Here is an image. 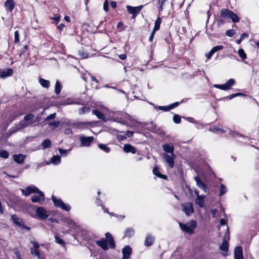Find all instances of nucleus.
<instances>
[{
    "mask_svg": "<svg viewBox=\"0 0 259 259\" xmlns=\"http://www.w3.org/2000/svg\"><path fill=\"white\" fill-rule=\"evenodd\" d=\"M106 239L102 238L100 240L96 241L97 245L100 246L104 250H107L109 248L113 249L115 247V244L112 235L107 232L105 234Z\"/></svg>",
    "mask_w": 259,
    "mask_h": 259,
    "instance_id": "nucleus-1",
    "label": "nucleus"
},
{
    "mask_svg": "<svg viewBox=\"0 0 259 259\" xmlns=\"http://www.w3.org/2000/svg\"><path fill=\"white\" fill-rule=\"evenodd\" d=\"M179 226L182 230L189 234H192L194 233V230L197 226L196 221L192 220L189 224H183L182 223H179Z\"/></svg>",
    "mask_w": 259,
    "mask_h": 259,
    "instance_id": "nucleus-2",
    "label": "nucleus"
},
{
    "mask_svg": "<svg viewBox=\"0 0 259 259\" xmlns=\"http://www.w3.org/2000/svg\"><path fill=\"white\" fill-rule=\"evenodd\" d=\"M10 220L13 224L19 227L22 230L29 231L31 229L30 227L25 225L22 219L18 218L15 214L12 215Z\"/></svg>",
    "mask_w": 259,
    "mask_h": 259,
    "instance_id": "nucleus-3",
    "label": "nucleus"
},
{
    "mask_svg": "<svg viewBox=\"0 0 259 259\" xmlns=\"http://www.w3.org/2000/svg\"><path fill=\"white\" fill-rule=\"evenodd\" d=\"M52 201L55 206L61 208L62 210L69 211L71 207L69 204H65L61 199L56 198L54 195L52 196Z\"/></svg>",
    "mask_w": 259,
    "mask_h": 259,
    "instance_id": "nucleus-4",
    "label": "nucleus"
},
{
    "mask_svg": "<svg viewBox=\"0 0 259 259\" xmlns=\"http://www.w3.org/2000/svg\"><path fill=\"white\" fill-rule=\"evenodd\" d=\"M182 210L187 216H190L194 213V208L192 202H187L181 205Z\"/></svg>",
    "mask_w": 259,
    "mask_h": 259,
    "instance_id": "nucleus-5",
    "label": "nucleus"
},
{
    "mask_svg": "<svg viewBox=\"0 0 259 259\" xmlns=\"http://www.w3.org/2000/svg\"><path fill=\"white\" fill-rule=\"evenodd\" d=\"M235 81L234 79H229L225 83L223 84H214L213 87L215 88L219 89L222 90L227 91L229 90L231 87L234 85Z\"/></svg>",
    "mask_w": 259,
    "mask_h": 259,
    "instance_id": "nucleus-6",
    "label": "nucleus"
},
{
    "mask_svg": "<svg viewBox=\"0 0 259 259\" xmlns=\"http://www.w3.org/2000/svg\"><path fill=\"white\" fill-rule=\"evenodd\" d=\"M143 8V5H140L138 7L126 6L127 11L130 14H132V18L133 19L135 18L140 13Z\"/></svg>",
    "mask_w": 259,
    "mask_h": 259,
    "instance_id": "nucleus-7",
    "label": "nucleus"
},
{
    "mask_svg": "<svg viewBox=\"0 0 259 259\" xmlns=\"http://www.w3.org/2000/svg\"><path fill=\"white\" fill-rule=\"evenodd\" d=\"M90 122H71L68 123V125L72 127L79 129H84L87 128L89 125H90Z\"/></svg>",
    "mask_w": 259,
    "mask_h": 259,
    "instance_id": "nucleus-8",
    "label": "nucleus"
},
{
    "mask_svg": "<svg viewBox=\"0 0 259 259\" xmlns=\"http://www.w3.org/2000/svg\"><path fill=\"white\" fill-rule=\"evenodd\" d=\"M151 105H153L155 109H158L159 110L164 111H168L172 109H174L175 107H177L179 106L180 104V103L179 102H175L170 105H169L168 106H158L157 105H155L153 104L152 103H150Z\"/></svg>",
    "mask_w": 259,
    "mask_h": 259,
    "instance_id": "nucleus-9",
    "label": "nucleus"
},
{
    "mask_svg": "<svg viewBox=\"0 0 259 259\" xmlns=\"http://www.w3.org/2000/svg\"><path fill=\"white\" fill-rule=\"evenodd\" d=\"M34 117V115L32 113H29L26 115L24 117L23 120H21L19 122V125L21 128H25L29 125L28 121L29 120H31Z\"/></svg>",
    "mask_w": 259,
    "mask_h": 259,
    "instance_id": "nucleus-10",
    "label": "nucleus"
},
{
    "mask_svg": "<svg viewBox=\"0 0 259 259\" xmlns=\"http://www.w3.org/2000/svg\"><path fill=\"white\" fill-rule=\"evenodd\" d=\"M163 157L164 158L166 162L168 164L170 168H172L174 166L175 159L176 158V155L175 154H170L168 155L166 153H164L162 154Z\"/></svg>",
    "mask_w": 259,
    "mask_h": 259,
    "instance_id": "nucleus-11",
    "label": "nucleus"
},
{
    "mask_svg": "<svg viewBox=\"0 0 259 259\" xmlns=\"http://www.w3.org/2000/svg\"><path fill=\"white\" fill-rule=\"evenodd\" d=\"M23 195L25 196H28L32 193H36L40 191V190L35 186L31 185L27 187L25 189H22L21 190Z\"/></svg>",
    "mask_w": 259,
    "mask_h": 259,
    "instance_id": "nucleus-12",
    "label": "nucleus"
},
{
    "mask_svg": "<svg viewBox=\"0 0 259 259\" xmlns=\"http://www.w3.org/2000/svg\"><path fill=\"white\" fill-rule=\"evenodd\" d=\"M37 195H34L31 196V201L33 203L38 202L41 203L45 200V195L42 192L39 191L36 193Z\"/></svg>",
    "mask_w": 259,
    "mask_h": 259,
    "instance_id": "nucleus-13",
    "label": "nucleus"
},
{
    "mask_svg": "<svg viewBox=\"0 0 259 259\" xmlns=\"http://www.w3.org/2000/svg\"><path fill=\"white\" fill-rule=\"evenodd\" d=\"M94 139V138L93 136L84 137L81 136L80 137L81 145L82 146L88 147L90 146L91 143L93 142Z\"/></svg>",
    "mask_w": 259,
    "mask_h": 259,
    "instance_id": "nucleus-14",
    "label": "nucleus"
},
{
    "mask_svg": "<svg viewBox=\"0 0 259 259\" xmlns=\"http://www.w3.org/2000/svg\"><path fill=\"white\" fill-rule=\"evenodd\" d=\"M36 214L38 218L40 220H45L48 217L46 210L42 207H38L36 209Z\"/></svg>",
    "mask_w": 259,
    "mask_h": 259,
    "instance_id": "nucleus-15",
    "label": "nucleus"
},
{
    "mask_svg": "<svg viewBox=\"0 0 259 259\" xmlns=\"http://www.w3.org/2000/svg\"><path fill=\"white\" fill-rule=\"evenodd\" d=\"M234 259H243L242 248L237 246L234 249Z\"/></svg>",
    "mask_w": 259,
    "mask_h": 259,
    "instance_id": "nucleus-16",
    "label": "nucleus"
},
{
    "mask_svg": "<svg viewBox=\"0 0 259 259\" xmlns=\"http://www.w3.org/2000/svg\"><path fill=\"white\" fill-rule=\"evenodd\" d=\"M122 253L123 254L122 259H128L132 253L131 247L128 245L125 246L122 250Z\"/></svg>",
    "mask_w": 259,
    "mask_h": 259,
    "instance_id": "nucleus-17",
    "label": "nucleus"
},
{
    "mask_svg": "<svg viewBox=\"0 0 259 259\" xmlns=\"http://www.w3.org/2000/svg\"><path fill=\"white\" fill-rule=\"evenodd\" d=\"M14 160L18 164H22L26 158V155L22 154H14L13 155Z\"/></svg>",
    "mask_w": 259,
    "mask_h": 259,
    "instance_id": "nucleus-18",
    "label": "nucleus"
},
{
    "mask_svg": "<svg viewBox=\"0 0 259 259\" xmlns=\"http://www.w3.org/2000/svg\"><path fill=\"white\" fill-rule=\"evenodd\" d=\"M13 70L11 68H8L0 71V76L2 78H6L12 76Z\"/></svg>",
    "mask_w": 259,
    "mask_h": 259,
    "instance_id": "nucleus-19",
    "label": "nucleus"
},
{
    "mask_svg": "<svg viewBox=\"0 0 259 259\" xmlns=\"http://www.w3.org/2000/svg\"><path fill=\"white\" fill-rule=\"evenodd\" d=\"M163 150L168 153H174V147L171 143L165 144L162 145Z\"/></svg>",
    "mask_w": 259,
    "mask_h": 259,
    "instance_id": "nucleus-20",
    "label": "nucleus"
},
{
    "mask_svg": "<svg viewBox=\"0 0 259 259\" xmlns=\"http://www.w3.org/2000/svg\"><path fill=\"white\" fill-rule=\"evenodd\" d=\"M194 180L196 182L197 186L201 190L204 191L205 192H206L207 187L204 183H203L198 176H196L194 178Z\"/></svg>",
    "mask_w": 259,
    "mask_h": 259,
    "instance_id": "nucleus-21",
    "label": "nucleus"
},
{
    "mask_svg": "<svg viewBox=\"0 0 259 259\" xmlns=\"http://www.w3.org/2000/svg\"><path fill=\"white\" fill-rule=\"evenodd\" d=\"M4 5L7 10L11 12L14 9L15 3L13 0H7L4 3Z\"/></svg>",
    "mask_w": 259,
    "mask_h": 259,
    "instance_id": "nucleus-22",
    "label": "nucleus"
},
{
    "mask_svg": "<svg viewBox=\"0 0 259 259\" xmlns=\"http://www.w3.org/2000/svg\"><path fill=\"white\" fill-rule=\"evenodd\" d=\"M123 150L125 153L131 152L132 154L136 153V149L132 145L128 144L124 145Z\"/></svg>",
    "mask_w": 259,
    "mask_h": 259,
    "instance_id": "nucleus-23",
    "label": "nucleus"
},
{
    "mask_svg": "<svg viewBox=\"0 0 259 259\" xmlns=\"http://www.w3.org/2000/svg\"><path fill=\"white\" fill-rule=\"evenodd\" d=\"M154 241V237L151 234H148L146 235V239L144 242V244L146 246L149 247L151 246Z\"/></svg>",
    "mask_w": 259,
    "mask_h": 259,
    "instance_id": "nucleus-24",
    "label": "nucleus"
},
{
    "mask_svg": "<svg viewBox=\"0 0 259 259\" xmlns=\"http://www.w3.org/2000/svg\"><path fill=\"white\" fill-rule=\"evenodd\" d=\"M144 125L147 126V128L152 132H156L157 131V127L156 125L153 122H150L149 123H145Z\"/></svg>",
    "mask_w": 259,
    "mask_h": 259,
    "instance_id": "nucleus-25",
    "label": "nucleus"
},
{
    "mask_svg": "<svg viewBox=\"0 0 259 259\" xmlns=\"http://www.w3.org/2000/svg\"><path fill=\"white\" fill-rule=\"evenodd\" d=\"M92 113L94 115H95L98 119L103 120V121L105 122L106 120L105 118L104 115L99 110H93Z\"/></svg>",
    "mask_w": 259,
    "mask_h": 259,
    "instance_id": "nucleus-26",
    "label": "nucleus"
},
{
    "mask_svg": "<svg viewBox=\"0 0 259 259\" xmlns=\"http://www.w3.org/2000/svg\"><path fill=\"white\" fill-rule=\"evenodd\" d=\"M38 82L43 88L48 89L50 87V83L48 80L40 77L38 79Z\"/></svg>",
    "mask_w": 259,
    "mask_h": 259,
    "instance_id": "nucleus-27",
    "label": "nucleus"
},
{
    "mask_svg": "<svg viewBox=\"0 0 259 259\" xmlns=\"http://www.w3.org/2000/svg\"><path fill=\"white\" fill-rule=\"evenodd\" d=\"M205 197V196H199V197H197L195 199L196 203L201 208H203L204 207V198Z\"/></svg>",
    "mask_w": 259,
    "mask_h": 259,
    "instance_id": "nucleus-28",
    "label": "nucleus"
},
{
    "mask_svg": "<svg viewBox=\"0 0 259 259\" xmlns=\"http://www.w3.org/2000/svg\"><path fill=\"white\" fill-rule=\"evenodd\" d=\"M229 16V18L231 19L234 23H237L239 21V18L233 12L231 11Z\"/></svg>",
    "mask_w": 259,
    "mask_h": 259,
    "instance_id": "nucleus-29",
    "label": "nucleus"
},
{
    "mask_svg": "<svg viewBox=\"0 0 259 259\" xmlns=\"http://www.w3.org/2000/svg\"><path fill=\"white\" fill-rule=\"evenodd\" d=\"M30 252L32 255L33 257H36L37 259H42V256L40 255L39 252L37 250L31 248Z\"/></svg>",
    "mask_w": 259,
    "mask_h": 259,
    "instance_id": "nucleus-30",
    "label": "nucleus"
},
{
    "mask_svg": "<svg viewBox=\"0 0 259 259\" xmlns=\"http://www.w3.org/2000/svg\"><path fill=\"white\" fill-rule=\"evenodd\" d=\"M62 85L59 80H57L55 85V93L56 95H59L62 89Z\"/></svg>",
    "mask_w": 259,
    "mask_h": 259,
    "instance_id": "nucleus-31",
    "label": "nucleus"
},
{
    "mask_svg": "<svg viewBox=\"0 0 259 259\" xmlns=\"http://www.w3.org/2000/svg\"><path fill=\"white\" fill-rule=\"evenodd\" d=\"M51 146V141L49 139H47L44 140L41 144L42 149L50 148Z\"/></svg>",
    "mask_w": 259,
    "mask_h": 259,
    "instance_id": "nucleus-32",
    "label": "nucleus"
},
{
    "mask_svg": "<svg viewBox=\"0 0 259 259\" xmlns=\"http://www.w3.org/2000/svg\"><path fill=\"white\" fill-rule=\"evenodd\" d=\"M51 161L54 164H59L61 162V157L59 155H54L51 158Z\"/></svg>",
    "mask_w": 259,
    "mask_h": 259,
    "instance_id": "nucleus-33",
    "label": "nucleus"
},
{
    "mask_svg": "<svg viewBox=\"0 0 259 259\" xmlns=\"http://www.w3.org/2000/svg\"><path fill=\"white\" fill-rule=\"evenodd\" d=\"M231 10L227 9H223L221 11V15L222 17L226 18H229V16L230 14Z\"/></svg>",
    "mask_w": 259,
    "mask_h": 259,
    "instance_id": "nucleus-34",
    "label": "nucleus"
},
{
    "mask_svg": "<svg viewBox=\"0 0 259 259\" xmlns=\"http://www.w3.org/2000/svg\"><path fill=\"white\" fill-rule=\"evenodd\" d=\"M220 248L221 250L224 251H227L228 250V243L227 242L225 239H223V241L222 244L220 245Z\"/></svg>",
    "mask_w": 259,
    "mask_h": 259,
    "instance_id": "nucleus-35",
    "label": "nucleus"
},
{
    "mask_svg": "<svg viewBox=\"0 0 259 259\" xmlns=\"http://www.w3.org/2000/svg\"><path fill=\"white\" fill-rule=\"evenodd\" d=\"M134 230L132 228H127L125 231V236L126 237H131L134 234Z\"/></svg>",
    "mask_w": 259,
    "mask_h": 259,
    "instance_id": "nucleus-36",
    "label": "nucleus"
},
{
    "mask_svg": "<svg viewBox=\"0 0 259 259\" xmlns=\"http://www.w3.org/2000/svg\"><path fill=\"white\" fill-rule=\"evenodd\" d=\"M238 54L242 60H244L246 59V54L243 49H239L238 51Z\"/></svg>",
    "mask_w": 259,
    "mask_h": 259,
    "instance_id": "nucleus-37",
    "label": "nucleus"
},
{
    "mask_svg": "<svg viewBox=\"0 0 259 259\" xmlns=\"http://www.w3.org/2000/svg\"><path fill=\"white\" fill-rule=\"evenodd\" d=\"M99 147L100 149L104 151L106 153H109L110 151V148L108 147L106 144H99Z\"/></svg>",
    "mask_w": 259,
    "mask_h": 259,
    "instance_id": "nucleus-38",
    "label": "nucleus"
},
{
    "mask_svg": "<svg viewBox=\"0 0 259 259\" xmlns=\"http://www.w3.org/2000/svg\"><path fill=\"white\" fill-rule=\"evenodd\" d=\"M227 191V187L224 185L221 184L220 187L219 196H222L225 194Z\"/></svg>",
    "mask_w": 259,
    "mask_h": 259,
    "instance_id": "nucleus-39",
    "label": "nucleus"
},
{
    "mask_svg": "<svg viewBox=\"0 0 259 259\" xmlns=\"http://www.w3.org/2000/svg\"><path fill=\"white\" fill-rule=\"evenodd\" d=\"M90 109L87 107H83L79 109L78 113L82 115L85 113H88L90 112Z\"/></svg>",
    "mask_w": 259,
    "mask_h": 259,
    "instance_id": "nucleus-40",
    "label": "nucleus"
},
{
    "mask_svg": "<svg viewBox=\"0 0 259 259\" xmlns=\"http://www.w3.org/2000/svg\"><path fill=\"white\" fill-rule=\"evenodd\" d=\"M161 18L160 17H158L156 19V20L155 21L154 23V27L153 28V29L156 30H158L160 28V26L161 24Z\"/></svg>",
    "mask_w": 259,
    "mask_h": 259,
    "instance_id": "nucleus-41",
    "label": "nucleus"
},
{
    "mask_svg": "<svg viewBox=\"0 0 259 259\" xmlns=\"http://www.w3.org/2000/svg\"><path fill=\"white\" fill-rule=\"evenodd\" d=\"M240 96H246V95L243 93H237L233 94L230 95L229 96H228L226 97H225V98L227 99L228 100H231L233 98H234V97Z\"/></svg>",
    "mask_w": 259,
    "mask_h": 259,
    "instance_id": "nucleus-42",
    "label": "nucleus"
},
{
    "mask_svg": "<svg viewBox=\"0 0 259 259\" xmlns=\"http://www.w3.org/2000/svg\"><path fill=\"white\" fill-rule=\"evenodd\" d=\"M9 154L7 151L4 150H0V157L1 158L7 159L9 157Z\"/></svg>",
    "mask_w": 259,
    "mask_h": 259,
    "instance_id": "nucleus-43",
    "label": "nucleus"
},
{
    "mask_svg": "<svg viewBox=\"0 0 259 259\" xmlns=\"http://www.w3.org/2000/svg\"><path fill=\"white\" fill-rule=\"evenodd\" d=\"M112 120L115 122L120 123L123 125L126 124V123H127V122L126 121L124 120L123 119H122V118H121L120 117H113L112 118Z\"/></svg>",
    "mask_w": 259,
    "mask_h": 259,
    "instance_id": "nucleus-44",
    "label": "nucleus"
},
{
    "mask_svg": "<svg viewBox=\"0 0 259 259\" xmlns=\"http://www.w3.org/2000/svg\"><path fill=\"white\" fill-rule=\"evenodd\" d=\"M228 135L233 137H235L236 136H240V137H243V138L246 137L245 136H244L242 134H240L239 133H238L237 132H234V131H230L229 132V133L228 134Z\"/></svg>",
    "mask_w": 259,
    "mask_h": 259,
    "instance_id": "nucleus-45",
    "label": "nucleus"
},
{
    "mask_svg": "<svg viewBox=\"0 0 259 259\" xmlns=\"http://www.w3.org/2000/svg\"><path fill=\"white\" fill-rule=\"evenodd\" d=\"M172 119L174 122L177 124L180 123L181 121V117L178 114H175Z\"/></svg>",
    "mask_w": 259,
    "mask_h": 259,
    "instance_id": "nucleus-46",
    "label": "nucleus"
},
{
    "mask_svg": "<svg viewBox=\"0 0 259 259\" xmlns=\"http://www.w3.org/2000/svg\"><path fill=\"white\" fill-rule=\"evenodd\" d=\"M55 242L59 244L62 245H64L65 244V242L64 241V240L63 239H61L59 237H58L57 236H55Z\"/></svg>",
    "mask_w": 259,
    "mask_h": 259,
    "instance_id": "nucleus-47",
    "label": "nucleus"
},
{
    "mask_svg": "<svg viewBox=\"0 0 259 259\" xmlns=\"http://www.w3.org/2000/svg\"><path fill=\"white\" fill-rule=\"evenodd\" d=\"M235 33V31L234 29H230L226 32V35L229 37H232Z\"/></svg>",
    "mask_w": 259,
    "mask_h": 259,
    "instance_id": "nucleus-48",
    "label": "nucleus"
},
{
    "mask_svg": "<svg viewBox=\"0 0 259 259\" xmlns=\"http://www.w3.org/2000/svg\"><path fill=\"white\" fill-rule=\"evenodd\" d=\"M224 48V47L223 46H217L214 47H213L211 49V50L214 53L217 52V51L222 50Z\"/></svg>",
    "mask_w": 259,
    "mask_h": 259,
    "instance_id": "nucleus-49",
    "label": "nucleus"
},
{
    "mask_svg": "<svg viewBox=\"0 0 259 259\" xmlns=\"http://www.w3.org/2000/svg\"><path fill=\"white\" fill-rule=\"evenodd\" d=\"M56 116V113H54L53 114H51L49 115V116H48L45 119V121H47L50 120L51 119H54L55 118Z\"/></svg>",
    "mask_w": 259,
    "mask_h": 259,
    "instance_id": "nucleus-50",
    "label": "nucleus"
},
{
    "mask_svg": "<svg viewBox=\"0 0 259 259\" xmlns=\"http://www.w3.org/2000/svg\"><path fill=\"white\" fill-rule=\"evenodd\" d=\"M19 34L18 31H16L14 33V41L15 43L17 44L19 42Z\"/></svg>",
    "mask_w": 259,
    "mask_h": 259,
    "instance_id": "nucleus-51",
    "label": "nucleus"
},
{
    "mask_svg": "<svg viewBox=\"0 0 259 259\" xmlns=\"http://www.w3.org/2000/svg\"><path fill=\"white\" fill-rule=\"evenodd\" d=\"M58 151H59L60 154L63 156H65L67 155V153H68L67 150H64V149H62L61 148H59Z\"/></svg>",
    "mask_w": 259,
    "mask_h": 259,
    "instance_id": "nucleus-52",
    "label": "nucleus"
},
{
    "mask_svg": "<svg viewBox=\"0 0 259 259\" xmlns=\"http://www.w3.org/2000/svg\"><path fill=\"white\" fill-rule=\"evenodd\" d=\"M60 123V122L59 121H54L53 122L49 123V124L50 126H53L54 127H57L59 125Z\"/></svg>",
    "mask_w": 259,
    "mask_h": 259,
    "instance_id": "nucleus-53",
    "label": "nucleus"
},
{
    "mask_svg": "<svg viewBox=\"0 0 259 259\" xmlns=\"http://www.w3.org/2000/svg\"><path fill=\"white\" fill-rule=\"evenodd\" d=\"M79 54L83 59L88 58L89 56L88 54L86 52H84L83 51H80L79 52Z\"/></svg>",
    "mask_w": 259,
    "mask_h": 259,
    "instance_id": "nucleus-54",
    "label": "nucleus"
},
{
    "mask_svg": "<svg viewBox=\"0 0 259 259\" xmlns=\"http://www.w3.org/2000/svg\"><path fill=\"white\" fill-rule=\"evenodd\" d=\"M108 0H106L103 4V10L105 12H107L108 11Z\"/></svg>",
    "mask_w": 259,
    "mask_h": 259,
    "instance_id": "nucleus-55",
    "label": "nucleus"
},
{
    "mask_svg": "<svg viewBox=\"0 0 259 259\" xmlns=\"http://www.w3.org/2000/svg\"><path fill=\"white\" fill-rule=\"evenodd\" d=\"M29 125L31 126H35L38 125V123L35 120H29L28 121Z\"/></svg>",
    "mask_w": 259,
    "mask_h": 259,
    "instance_id": "nucleus-56",
    "label": "nucleus"
},
{
    "mask_svg": "<svg viewBox=\"0 0 259 259\" xmlns=\"http://www.w3.org/2000/svg\"><path fill=\"white\" fill-rule=\"evenodd\" d=\"M153 173L154 175L156 176L157 177H158V176H159V174H160L161 173L159 171V170L158 169V168H157L156 167H155L153 168Z\"/></svg>",
    "mask_w": 259,
    "mask_h": 259,
    "instance_id": "nucleus-57",
    "label": "nucleus"
},
{
    "mask_svg": "<svg viewBox=\"0 0 259 259\" xmlns=\"http://www.w3.org/2000/svg\"><path fill=\"white\" fill-rule=\"evenodd\" d=\"M220 130H221V128H220L219 127H218V126L213 127V128H210L209 130V131H211V132H214V133L220 131Z\"/></svg>",
    "mask_w": 259,
    "mask_h": 259,
    "instance_id": "nucleus-58",
    "label": "nucleus"
},
{
    "mask_svg": "<svg viewBox=\"0 0 259 259\" xmlns=\"http://www.w3.org/2000/svg\"><path fill=\"white\" fill-rule=\"evenodd\" d=\"M214 53L211 50L208 53L206 54V57L208 59H210L211 57V56L214 54Z\"/></svg>",
    "mask_w": 259,
    "mask_h": 259,
    "instance_id": "nucleus-59",
    "label": "nucleus"
},
{
    "mask_svg": "<svg viewBox=\"0 0 259 259\" xmlns=\"http://www.w3.org/2000/svg\"><path fill=\"white\" fill-rule=\"evenodd\" d=\"M186 119L190 122L193 123H197V121L195 120V119L192 117H187V118H186Z\"/></svg>",
    "mask_w": 259,
    "mask_h": 259,
    "instance_id": "nucleus-60",
    "label": "nucleus"
},
{
    "mask_svg": "<svg viewBox=\"0 0 259 259\" xmlns=\"http://www.w3.org/2000/svg\"><path fill=\"white\" fill-rule=\"evenodd\" d=\"M32 245H33V247L36 250L37 249L39 248V244L36 242H34V241H32L31 242Z\"/></svg>",
    "mask_w": 259,
    "mask_h": 259,
    "instance_id": "nucleus-61",
    "label": "nucleus"
},
{
    "mask_svg": "<svg viewBox=\"0 0 259 259\" xmlns=\"http://www.w3.org/2000/svg\"><path fill=\"white\" fill-rule=\"evenodd\" d=\"M217 212V210L216 209H212L211 210V213L213 218L215 217Z\"/></svg>",
    "mask_w": 259,
    "mask_h": 259,
    "instance_id": "nucleus-62",
    "label": "nucleus"
},
{
    "mask_svg": "<svg viewBox=\"0 0 259 259\" xmlns=\"http://www.w3.org/2000/svg\"><path fill=\"white\" fill-rule=\"evenodd\" d=\"M248 36V34H247L246 33H242L241 36H240V38L241 39H242V40L245 38H247Z\"/></svg>",
    "mask_w": 259,
    "mask_h": 259,
    "instance_id": "nucleus-63",
    "label": "nucleus"
},
{
    "mask_svg": "<svg viewBox=\"0 0 259 259\" xmlns=\"http://www.w3.org/2000/svg\"><path fill=\"white\" fill-rule=\"evenodd\" d=\"M110 6L113 9H115L116 7V3L114 1H112L110 3Z\"/></svg>",
    "mask_w": 259,
    "mask_h": 259,
    "instance_id": "nucleus-64",
    "label": "nucleus"
}]
</instances>
